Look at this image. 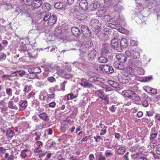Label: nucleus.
<instances>
[{"label":"nucleus","instance_id":"1","mask_svg":"<svg viewBox=\"0 0 160 160\" xmlns=\"http://www.w3.org/2000/svg\"><path fill=\"white\" fill-rule=\"evenodd\" d=\"M126 56L130 57L129 61L130 63L136 66L141 65V61L139 59V53L137 52L131 50H128L125 52Z\"/></svg>","mask_w":160,"mask_h":160},{"label":"nucleus","instance_id":"2","mask_svg":"<svg viewBox=\"0 0 160 160\" xmlns=\"http://www.w3.org/2000/svg\"><path fill=\"white\" fill-rule=\"evenodd\" d=\"M42 16L43 17V20L44 21H48V23L52 26L55 24L57 21L56 16L55 15H51L50 13L48 12L46 13L45 12H42Z\"/></svg>","mask_w":160,"mask_h":160},{"label":"nucleus","instance_id":"3","mask_svg":"<svg viewBox=\"0 0 160 160\" xmlns=\"http://www.w3.org/2000/svg\"><path fill=\"white\" fill-rule=\"evenodd\" d=\"M76 8L78 9V11L80 9L83 10H87L88 8V5L87 1L86 0H78L76 4Z\"/></svg>","mask_w":160,"mask_h":160},{"label":"nucleus","instance_id":"4","mask_svg":"<svg viewBox=\"0 0 160 160\" xmlns=\"http://www.w3.org/2000/svg\"><path fill=\"white\" fill-rule=\"evenodd\" d=\"M147 2V1L144 0H136V1L137 6L136 8V10L138 11L139 12H141L147 6L146 4Z\"/></svg>","mask_w":160,"mask_h":160},{"label":"nucleus","instance_id":"5","mask_svg":"<svg viewBox=\"0 0 160 160\" xmlns=\"http://www.w3.org/2000/svg\"><path fill=\"white\" fill-rule=\"evenodd\" d=\"M133 69L131 67H128L125 69V71L122 72V74L128 78H136L135 76L133 73Z\"/></svg>","mask_w":160,"mask_h":160},{"label":"nucleus","instance_id":"6","mask_svg":"<svg viewBox=\"0 0 160 160\" xmlns=\"http://www.w3.org/2000/svg\"><path fill=\"white\" fill-rule=\"evenodd\" d=\"M95 96H98L102 100H105V102H104L105 104L108 103V98L107 95L104 94L103 92L100 90H98L95 91Z\"/></svg>","mask_w":160,"mask_h":160},{"label":"nucleus","instance_id":"7","mask_svg":"<svg viewBox=\"0 0 160 160\" xmlns=\"http://www.w3.org/2000/svg\"><path fill=\"white\" fill-rule=\"evenodd\" d=\"M101 70L102 72L109 74L113 72V68L112 66L108 65H104L100 67Z\"/></svg>","mask_w":160,"mask_h":160},{"label":"nucleus","instance_id":"8","mask_svg":"<svg viewBox=\"0 0 160 160\" xmlns=\"http://www.w3.org/2000/svg\"><path fill=\"white\" fill-rule=\"evenodd\" d=\"M32 154V152L30 150L24 149L22 151L20 156L22 158L28 159L31 157Z\"/></svg>","mask_w":160,"mask_h":160},{"label":"nucleus","instance_id":"9","mask_svg":"<svg viewBox=\"0 0 160 160\" xmlns=\"http://www.w3.org/2000/svg\"><path fill=\"white\" fill-rule=\"evenodd\" d=\"M116 58L119 62L124 63L127 60L126 56L122 53H118L116 55Z\"/></svg>","mask_w":160,"mask_h":160},{"label":"nucleus","instance_id":"10","mask_svg":"<svg viewBox=\"0 0 160 160\" xmlns=\"http://www.w3.org/2000/svg\"><path fill=\"white\" fill-rule=\"evenodd\" d=\"M122 94L124 96L131 99L133 98L132 96L135 95V92L130 90L123 91Z\"/></svg>","mask_w":160,"mask_h":160},{"label":"nucleus","instance_id":"11","mask_svg":"<svg viewBox=\"0 0 160 160\" xmlns=\"http://www.w3.org/2000/svg\"><path fill=\"white\" fill-rule=\"evenodd\" d=\"M49 69H50L51 72H53L55 71V70L56 69L58 74H59L63 72V69L60 68L57 65L55 66L54 68L51 66H49Z\"/></svg>","mask_w":160,"mask_h":160},{"label":"nucleus","instance_id":"12","mask_svg":"<svg viewBox=\"0 0 160 160\" xmlns=\"http://www.w3.org/2000/svg\"><path fill=\"white\" fill-rule=\"evenodd\" d=\"M91 23L92 27L96 29H98L101 27V24L97 19L92 20Z\"/></svg>","mask_w":160,"mask_h":160},{"label":"nucleus","instance_id":"13","mask_svg":"<svg viewBox=\"0 0 160 160\" xmlns=\"http://www.w3.org/2000/svg\"><path fill=\"white\" fill-rule=\"evenodd\" d=\"M80 84L84 88H90L92 86V84L88 82L87 80L85 79H82Z\"/></svg>","mask_w":160,"mask_h":160},{"label":"nucleus","instance_id":"14","mask_svg":"<svg viewBox=\"0 0 160 160\" xmlns=\"http://www.w3.org/2000/svg\"><path fill=\"white\" fill-rule=\"evenodd\" d=\"M71 32L72 34L76 37L78 36L80 34L79 29L76 27H73L71 29Z\"/></svg>","mask_w":160,"mask_h":160},{"label":"nucleus","instance_id":"15","mask_svg":"<svg viewBox=\"0 0 160 160\" xmlns=\"http://www.w3.org/2000/svg\"><path fill=\"white\" fill-rule=\"evenodd\" d=\"M25 73V72L23 70H19L14 72L12 73V76L18 77H22Z\"/></svg>","mask_w":160,"mask_h":160},{"label":"nucleus","instance_id":"16","mask_svg":"<svg viewBox=\"0 0 160 160\" xmlns=\"http://www.w3.org/2000/svg\"><path fill=\"white\" fill-rule=\"evenodd\" d=\"M42 4V1H39L38 2L35 1L32 2L31 5L34 8H39Z\"/></svg>","mask_w":160,"mask_h":160},{"label":"nucleus","instance_id":"17","mask_svg":"<svg viewBox=\"0 0 160 160\" xmlns=\"http://www.w3.org/2000/svg\"><path fill=\"white\" fill-rule=\"evenodd\" d=\"M114 66L115 68L118 69L120 70L123 69L124 68V67L123 63L121 62L120 63L116 62L114 63Z\"/></svg>","mask_w":160,"mask_h":160},{"label":"nucleus","instance_id":"18","mask_svg":"<svg viewBox=\"0 0 160 160\" xmlns=\"http://www.w3.org/2000/svg\"><path fill=\"white\" fill-rule=\"evenodd\" d=\"M42 9L45 11V12L47 11H48L51 9V6L48 3H45L43 4L42 6Z\"/></svg>","mask_w":160,"mask_h":160},{"label":"nucleus","instance_id":"19","mask_svg":"<svg viewBox=\"0 0 160 160\" xmlns=\"http://www.w3.org/2000/svg\"><path fill=\"white\" fill-rule=\"evenodd\" d=\"M19 103L21 108L19 109V111L25 109L27 107V102L26 101H24L22 103L19 102Z\"/></svg>","mask_w":160,"mask_h":160},{"label":"nucleus","instance_id":"20","mask_svg":"<svg viewBox=\"0 0 160 160\" xmlns=\"http://www.w3.org/2000/svg\"><path fill=\"white\" fill-rule=\"evenodd\" d=\"M39 117L43 120L48 121L49 120V117L46 113H43L39 115Z\"/></svg>","mask_w":160,"mask_h":160},{"label":"nucleus","instance_id":"21","mask_svg":"<svg viewBox=\"0 0 160 160\" xmlns=\"http://www.w3.org/2000/svg\"><path fill=\"white\" fill-rule=\"evenodd\" d=\"M120 45L123 48H126L128 46V42L126 38H122L121 40Z\"/></svg>","mask_w":160,"mask_h":160},{"label":"nucleus","instance_id":"22","mask_svg":"<svg viewBox=\"0 0 160 160\" xmlns=\"http://www.w3.org/2000/svg\"><path fill=\"white\" fill-rule=\"evenodd\" d=\"M8 107L11 109L17 110L18 109L17 107L14 104L13 101L10 100L8 103Z\"/></svg>","mask_w":160,"mask_h":160},{"label":"nucleus","instance_id":"23","mask_svg":"<svg viewBox=\"0 0 160 160\" xmlns=\"http://www.w3.org/2000/svg\"><path fill=\"white\" fill-rule=\"evenodd\" d=\"M96 54V52L94 50H92L88 55V58L91 60L93 59Z\"/></svg>","mask_w":160,"mask_h":160},{"label":"nucleus","instance_id":"24","mask_svg":"<svg viewBox=\"0 0 160 160\" xmlns=\"http://www.w3.org/2000/svg\"><path fill=\"white\" fill-rule=\"evenodd\" d=\"M105 13V9L103 8L102 9H100L98 10L97 12V15L98 17H102L103 15Z\"/></svg>","mask_w":160,"mask_h":160},{"label":"nucleus","instance_id":"25","mask_svg":"<svg viewBox=\"0 0 160 160\" xmlns=\"http://www.w3.org/2000/svg\"><path fill=\"white\" fill-rule=\"evenodd\" d=\"M112 47L116 50L119 51V49H118L120 48L118 42L114 43L113 44H111Z\"/></svg>","mask_w":160,"mask_h":160},{"label":"nucleus","instance_id":"26","mask_svg":"<svg viewBox=\"0 0 160 160\" xmlns=\"http://www.w3.org/2000/svg\"><path fill=\"white\" fill-rule=\"evenodd\" d=\"M61 33L62 29L60 27H58L55 29L54 34L56 36H58L59 35L61 34Z\"/></svg>","mask_w":160,"mask_h":160},{"label":"nucleus","instance_id":"27","mask_svg":"<svg viewBox=\"0 0 160 160\" xmlns=\"http://www.w3.org/2000/svg\"><path fill=\"white\" fill-rule=\"evenodd\" d=\"M126 151V148L123 147H121L119 148L117 150V152L118 154H123Z\"/></svg>","mask_w":160,"mask_h":160},{"label":"nucleus","instance_id":"28","mask_svg":"<svg viewBox=\"0 0 160 160\" xmlns=\"http://www.w3.org/2000/svg\"><path fill=\"white\" fill-rule=\"evenodd\" d=\"M98 60L99 62L101 63H105L108 61L107 58L102 56L99 57L98 58Z\"/></svg>","mask_w":160,"mask_h":160},{"label":"nucleus","instance_id":"29","mask_svg":"<svg viewBox=\"0 0 160 160\" xmlns=\"http://www.w3.org/2000/svg\"><path fill=\"white\" fill-rule=\"evenodd\" d=\"M63 4L61 2H57L54 5L55 8L57 9H61L63 8Z\"/></svg>","mask_w":160,"mask_h":160},{"label":"nucleus","instance_id":"30","mask_svg":"<svg viewBox=\"0 0 160 160\" xmlns=\"http://www.w3.org/2000/svg\"><path fill=\"white\" fill-rule=\"evenodd\" d=\"M21 2L24 4L31 5L32 3V0H21Z\"/></svg>","mask_w":160,"mask_h":160},{"label":"nucleus","instance_id":"31","mask_svg":"<svg viewBox=\"0 0 160 160\" xmlns=\"http://www.w3.org/2000/svg\"><path fill=\"white\" fill-rule=\"evenodd\" d=\"M5 158L7 159V160H14V156L12 155H9L8 153H6L5 155Z\"/></svg>","mask_w":160,"mask_h":160},{"label":"nucleus","instance_id":"32","mask_svg":"<svg viewBox=\"0 0 160 160\" xmlns=\"http://www.w3.org/2000/svg\"><path fill=\"white\" fill-rule=\"evenodd\" d=\"M14 132L10 129H8L6 132V135L9 137H12L13 136Z\"/></svg>","mask_w":160,"mask_h":160},{"label":"nucleus","instance_id":"33","mask_svg":"<svg viewBox=\"0 0 160 160\" xmlns=\"http://www.w3.org/2000/svg\"><path fill=\"white\" fill-rule=\"evenodd\" d=\"M141 155V154L138 153H133L131 155L132 158L133 159H136V160L139 158Z\"/></svg>","mask_w":160,"mask_h":160},{"label":"nucleus","instance_id":"34","mask_svg":"<svg viewBox=\"0 0 160 160\" xmlns=\"http://www.w3.org/2000/svg\"><path fill=\"white\" fill-rule=\"evenodd\" d=\"M49 66H48L45 68V71L44 72V75L45 77H47L48 76V74H49L50 72H51V70L50 69H49Z\"/></svg>","mask_w":160,"mask_h":160},{"label":"nucleus","instance_id":"35","mask_svg":"<svg viewBox=\"0 0 160 160\" xmlns=\"http://www.w3.org/2000/svg\"><path fill=\"white\" fill-rule=\"evenodd\" d=\"M137 72L138 73L139 75H142L144 74V72L143 68L141 67H138L137 68Z\"/></svg>","mask_w":160,"mask_h":160},{"label":"nucleus","instance_id":"36","mask_svg":"<svg viewBox=\"0 0 160 160\" xmlns=\"http://www.w3.org/2000/svg\"><path fill=\"white\" fill-rule=\"evenodd\" d=\"M103 21L105 22H108L110 21L111 19V18L109 15H106L103 17Z\"/></svg>","mask_w":160,"mask_h":160},{"label":"nucleus","instance_id":"37","mask_svg":"<svg viewBox=\"0 0 160 160\" xmlns=\"http://www.w3.org/2000/svg\"><path fill=\"white\" fill-rule=\"evenodd\" d=\"M157 145V142L156 141L154 140L150 143V146L151 148H154Z\"/></svg>","mask_w":160,"mask_h":160},{"label":"nucleus","instance_id":"38","mask_svg":"<svg viewBox=\"0 0 160 160\" xmlns=\"http://www.w3.org/2000/svg\"><path fill=\"white\" fill-rule=\"evenodd\" d=\"M96 80L95 83L96 84L98 85L100 83H103L104 80L101 78L97 77V79Z\"/></svg>","mask_w":160,"mask_h":160},{"label":"nucleus","instance_id":"39","mask_svg":"<svg viewBox=\"0 0 160 160\" xmlns=\"http://www.w3.org/2000/svg\"><path fill=\"white\" fill-rule=\"evenodd\" d=\"M158 133L155 132L154 133H152L150 136V140L154 139L157 136Z\"/></svg>","mask_w":160,"mask_h":160},{"label":"nucleus","instance_id":"40","mask_svg":"<svg viewBox=\"0 0 160 160\" xmlns=\"http://www.w3.org/2000/svg\"><path fill=\"white\" fill-rule=\"evenodd\" d=\"M133 98H131L132 100H134L137 101H140L141 99L135 93V95L132 96Z\"/></svg>","mask_w":160,"mask_h":160},{"label":"nucleus","instance_id":"41","mask_svg":"<svg viewBox=\"0 0 160 160\" xmlns=\"http://www.w3.org/2000/svg\"><path fill=\"white\" fill-rule=\"evenodd\" d=\"M6 93L8 96H11L12 95V90L10 88H7L6 89Z\"/></svg>","mask_w":160,"mask_h":160},{"label":"nucleus","instance_id":"42","mask_svg":"<svg viewBox=\"0 0 160 160\" xmlns=\"http://www.w3.org/2000/svg\"><path fill=\"white\" fill-rule=\"evenodd\" d=\"M117 30L119 32L122 33H126L127 32V31L122 27L120 28H118Z\"/></svg>","mask_w":160,"mask_h":160},{"label":"nucleus","instance_id":"43","mask_svg":"<svg viewBox=\"0 0 160 160\" xmlns=\"http://www.w3.org/2000/svg\"><path fill=\"white\" fill-rule=\"evenodd\" d=\"M97 79V77H91L89 78L88 80L89 82H95L96 81V80Z\"/></svg>","mask_w":160,"mask_h":160},{"label":"nucleus","instance_id":"44","mask_svg":"<svg viewBox=\"0 0 160 160\" xmlns=\"http://www.w3.org/2000/svg\"><path fill=\"white\" fill-rule=\"evenodd\" d=\"M31 86L27 85L25 87L24 91L26 92L30 91L31 90Z\"/></svg>","mask_w":160,"mask_h":160},{"label":"nucleus","instance_id":"45","mask_svg":"<svg viewBox=\"0 0 160 160\" xmlns=\"http://www.w3.org/2000/svg\"><path fill=\"white\" fill-rule=\"evenodd\" d=\"M28 55L29 57L30 58H36L37 57V54H32L30 52H28Z\"/></svg>","mask_w":160,"mask_h":160},{"label":"nucleus","instance_id":"46","mask_svg":"<svg viewBox=\"0 0 160 160\" xmlns=\"http://www.w3.org/2000/svg\"><path fill=\"white\" fill-rule=\"evenodd\" d=\"M100 5L98 2H95L93 4V9L92 10H94L95 9L99 7Z\"/></svg>","mask_w":160,"mask_h":160},{"label":"nucleus","instance_id":"47","mask_svg":"<svg viewBox=\"0 0 160 160\" xmlns=\"http://www.w3.org/2000/svg\"><path fill=\"white\" fill-rule=\"evenodd\" d=\"M6 58V54L4 53H2L0 55V60L1 61L5 59Z\"/></svg>","mask_w":160,"mask_h":160},{"label":"nucleus","instance_id":"48","mask_svg":"<svg viewBox=\"0 0 160 160\" xmlns=\"http://www.w3.org/2000/svg\"><path fill=\"white\" fill-rule=\"evenodd\" d=\"M34 152L36 153H39L42 152V150L39 148H37L34 150Z\"/></svg>","mask_w":160,"mask_h":160},{"label":"nucleus","instance_id":"49","mask_svg":"<svg viewBox=\"0 0 160 160\" xmlns=\"http://www.w3.org/2000/svg\"><path fill=\"white\" fill-rule=\"evenodd\" d=\"M112 87L114 88H119L120 87V86H119V84H118V83L116 82H114Z\"/></svg>","mask_w":160,"mask_h":160},{"label":"nucleus","instance_id":"50","mask_svg":"<svg viewBox=\"0 0 160 160\" xmlns=\"http://www.w3.org/2000/svg\"><path fill=\"white\" fill-rule=\"evenodd\" d=\"M142 104L144 107H147L148 105V103L146 100H142Z\"/></svg>","mask_w":160,"mask_h":160},{"label":"nucleus","instance_id":"51","mask_svg":"<svg viewBox=\"0 0 160 160\" xmlns=\"http://www.w3.org/2000/svg\"><path fill=\"white\" fill-rule=\"evenodd\" d=\"M156 152L158 154H160V143L158 145L156 148Z\"/></svg>","mask_w":160,"mask_h":160},{"label":"nucleus","instance_id":"52","mask_svg":"<svg viewBox=\"0 0 160 160\" xmlns=\"http://www.w3.org/2000/svg\"><path fill=\"white\" fill-rule=\"evenodd\" d=\"M75 97V96L72 94H68L67 96V98L68 100L72 99Z\"/></svg>","mask_w":160,"mask_h":160},{"label":"nucleus","instance_id":"53","mask_svg":"<svg viewBox=\"0 0 160 160\" xmlns=\"http://www.w3.org/2000/svg\"><path fill=\"white\" fill-rule=\"evenodd\" d=\"M152 88L149 86H146L144 87V90L148 92H150Z\"/></svg>","mask_w":160,"mask_h":160},{"label":"nucleus","instance_id":"54","mask_svg":"<svg viewBox=\"0 0 160 160\" xmlns=\"http://www.w3.org/2000/svg\"><path fill=\"white\" fill-rule=\"evenodd\" d=\"M34 73H39L41 71L40 68L38 67L34 68Z\"/></svg>","mask_w":160,"mask_h":160},{"label":"nucleus","instance_id":"55","mask_svg":"<svg viewBox=\"0 0 160 160\" xmlns=\"http://www.w3.org/2000/svg\"><path fill=\"white\" fill-rule=\"evenodd\" d=\"M48 81L49 82H52L54 81L55 78L53 77H50L47 78Z\"/></svg>","mask_w":160,"mask_h":160},{"label":"nucleus","instance_id":"56","mask_svg":"<svg viewBox=\"0 0 160 160\" xmlns=\"http://www.w3.org/2000/svg\"><path fill=\"white\" fill-rule=\"evenodd\" d=\"M11 100L12 101L13 100L15 102H17L19 101V99L18 97L13 96Z\"/></svg>","mask_w":160,"mask_h":160},{"label":"nucleus","instance_id":"57","mask_svg":"<svg viewBox=\"0 0 160 160\" xmlns=\"http://www.w3.org/2000/svg\"><path fill=\"white\" fill-rule=\"evenodd\" d=\"M55 97V94L53 93H52L50 94H48V98H49L53 99Z\"/></svg>","mask_w":160,"mask_h":160},{"label":"nucleus","instance_id":"58","mask_svg":"<svg viewBox=\"0 0 160 160\" xmlns=\"http://www.w3.org/2000/svg\"><path fill=\"white\" fill-rule=\"evenodd\" d=\"M67 82L64 81L61 84V87L62 88V90L64 91L65 90V85L66 83Z\"/></svg>","mask_w":160,"mask_h":160},{"label":"nucleus","instance_id":"59","mask_svg":"<svg viewBox=\"0 0 160 160\" xmlns=\"http://www.w3.org/2000/svg\"><path fill=\"white\" fill-rule=\"evenodd\" d=\"M56 103L54 102H52L49 104V106L50 107L54 108L55 106Z\"/></svg>","mask_w":160,"mask_h":160},{"label":"nucleus","instance_id":"60","mask_svg":"<svg viewBox=\"0 0 160 160\" xmlns=\"http://www.w3.org/2000/svg\"><path fill=\"white\" fill-rule=\"evenodd\" d=\"M108 52V50L106 49H103L102 51V54L103 55H104Z\"/></svg>","mask_w":160,"mask_h":160},{"label":"nucleus","instance_id":"61","mask_svg":"<svg viewBox=\"0 0 160 160\" xmlns=\"http://www.w3.org/2000/svg\"><path fill=\"white\" fill-rule=\"evenodd\" d=\"M57 159L58 160H65V159L62 158V155L61 154H60L57 157Z\"/></svg>","mask_w":160,"mask_h":160},{"label":"nucleus","instance_id":"62","mask_svg":"<svg viewBox=\"0 0 160 160\" xmlns=\"http://www.w3.org/2000/svg\"><path fill=\"white\" fill-rule=\"evenodd\" d=\"M128 152H127L123 156V159L124 160H128Z\"/></svg>","mask_w":160,"mask_h":160},{"label":"nucleus","instance_id":"63","mask_svg":"<svg viewBox=\"0 0 160 160\" xmlns=\"http://www.w3.org/2000/svg\"><path fill=\"white\" fill-rule=\"evenodd\" d=\"M94 159V155L93 154H91L89 155V160H93Z\"/></svg>","mask_w":160,"mask_h":160},{"label":"nucleus","instance_id":"64","mask_svg":"<svg viewBox=\"0 0 160 160\" xmlns=\"http://www.w3.org/2000/svg\"><path fill=\"white\" fill-rule=\"evenodd\" d=\"M136 160H148L147 159L144 157H142L141 155L140 156L139 158L137 159Z\"/></svg>","mask_w":160,"mask_h":160}]
</instances>
